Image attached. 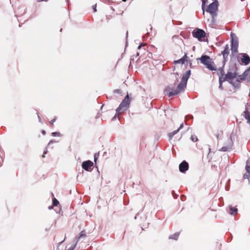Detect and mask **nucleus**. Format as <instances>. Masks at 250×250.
<instances>
[{
	"label": "nucleus",
	"mask_w": 250,
	"mask_h": 250,
	"mask_svg": "<svg viewBox=\"0 0 250 250\" xmlns=\"http://www.w3.org/2000/svg\"><path fill=\"white\" fill-rule=\"evenodd\" d=\"M223 132L222 131H217V132L216 133V136L217 138V139L219 138V137H221L222 135Z\"/></svg>",
	"instance_id": "obj_22"
},
{
	"label": "nucleus",
	"mask_w": 250,
	"mask_h": 250,
	"mask_svg": "<svg viewBox=\"0 0 250 250\" xmlns=\"http://www.w3.org/2000/svg\"><path fill=\"white\" fill-rule=\"evenodd\" d=\"M224 60H226L229 55V46L228 44L225 46L224 50L222 52Z\"/></svg>",
	"instance_id": "obj_13"
},
{
	"label": "nucleus",
	"mask_w": 250,
	"mask_h": 250,
	"mask_svg": "<svg viewBox=\"0 0 250 250\" xmlns=\"http://www.w3.org/2000/svg\"><path fill=\"white\" fill-rule=\"evenodd\" d=\"M179 233H176L174 234L173 235H171V236H170L169 238L174 239V240H177L178 238L179 237Z\"/></svg>",
	"instance_id": "obj_18"
},
{
	"label": "nucleus",
	"mask_w": 250,
	"mask_h": 250,
	"mask_svg": "<svg viewBox=\"0 0 250 250\" xmlns=\"http://www.w3.org/2000/svg\"><path fill=\"white\" fill-rule=\"evenodd\" d=\"M56 134H57V133H56V132H53V133H52V135H53V136H55Z\"/></svg>",
	"instance_id": "obj_33"
},
{
	"label": "nucleus",
	"mask_w": 250,
	"mask_h": 250,
	"mask_svg": "<svg viewBox=\"0 0 250 250\" xmlns=\"http://www.w3.org/2000/svg\"><path fill=\"white\" fill-rule=\"evenodd\" d=\"M230 210L231 211L230 212L231 214H235L237 213L238 211L237 208L235 207H230Z\"/></svg>",
	"instance_id": "obj_17"
},
{
	"label": "nucleus",
	"mask_w": 250,
	"mask_h": 250,
	"mask_svg": "<svg viewBox=\"0 0 250 250\" xmlns=\"http://www.w3.org/2000/svg\"><path fill=\"white\" fill-rule=\"evenodd\" d=\"M49 208V209H52V208H53V206H52L49 207V208Z\"/></svg>",
	"instance_id": "obj_34"
},
{
	"label": "nucleus",
	"mask_w": 250,
	"mask_h": 250,
	"mask_svg": "<svg viewBox=\"0 0 250 250\" xmlns=\"http://www.w3.org/2000/svg\"><path fill=\"white\" fill-rule=\"evenodd\" d=\"M190 139L193 142H195L198 140V138L195 135H191Z\"/></svg>",
	"instance_id": "obj_21"
},
{
	"label": "nucleus",
	"mask_w": 250,
	"mask_h": 250,
	"mask_svg": "<svg viewBox=\"0 0 250 250\" xmlns=\"http://www.w3.org/2000/svg\"><path fill=\"white\" fill-rule=\"evenodd\" d=\"M59 204V201L57 200V199H56L55 198H54L53 199V203H52V205L53 206H57L58 205V204Z\"/></svg>",
	"instance_id": "obj_19"
},
{
	"label": "nucleus",
	"mask_w": 250,
	"mask_h": 250,
	"mask_svg": "<svg viewBox=\"0 0 250 250\" xmlns=\"http://www.w3.org/2000/svg\"><path fill=\"white\" fill-rule=\"evenodd\" d=\"M228 148H229L227 146H224L221 148V150L223 151H226L228 150Z\"/></svg>",
	"instance_id": "obj_25"
},
{
	"label": "nucleus",
	"mask_w": 250,
	"mask_h": 250,
	"mask_svg": "<svg viewBox=\"0 0 250 250\" xmlns=\"http://www.w3.org/2000/svg\"><path fill=\"white\" fill-rule=\"evenodd\" d=\"M93 166V163L91 161H84L82 163V167L85 170L89 171L91 167Z\"/></svg>",
	"instance_id": "obj_7"
},
{
	"label": "nucleus",
	"mask_w": 250,
	"mask_h": 250,
	"mask_svg": "<svg viewBox=\"0 0 250 250\" xmlns=\"http://www.w3.org/2000/svg\"><path fill=\"white\" fill-rule=\"evenodd\" d=\"M192 34L193 36L199 40H201L202 38H204L206 36L205 32L203 30L200 29L194 30L192 32Z\"/></svg>",
	"instance_id": "obj_5"
},
{
	"label": "nucleus",
	"mask_w": 250,
	"mask_h": 250,
	"mask_svg": "<svg viewBox=\"0 0 250 250\" xmlns=\"http://www.w3.org/2000/svg\"><path fill=\"white\" fill-rule=\"evenodd\" d=\"M210 154V148H209V152H208V156H209Z\"/></svg>",
	"instance_id": "obj_32"
},
{
	"label": "nucleus",
	"mask_w": 250,
	"mask_h": 250,
	"mask_svg": "<svg viewBox=\"0 0 250 250\" xmlns=\"http://www.w3.org/2000/svg\"><path fill=\"white\" fill-rule=\"evenodd\" d=\"M236 73L231 72H228L227 74H226L225 76L224 77V82L227 81L231 83V80L236 78Z\"/></svg>",
	"instance_id": "obj_8"
},
{
	"label": "nucleus",
	"mask_w": 250,
	"mask_h": 250,
	"mask_svg": "<svg viewBox=\"0 0 250 250\" xmlns=\"http://www.w3.org/2000/svg\"><path fill=\"white\" fill-rule=\"evenodd\" d=\"M92 8H93V9L94 10V12H95L97 11L96 4H95V5H93Z\"/></svg>",
	"instance_id": "obj_28"
},
{
	"label": "nucleus",
	"mask_w": 250,
	"mask_h": 250,
	"mask_svg": "<svg viewBox=\"0 0 250 250\" xmlns=\"http://www.w3.org/2000/svg\"><path fill=\"white\" fill-rule=\"evenodd\" d=\"M217 75L219 77L220 87H222V83H223V82H224V80H225L224 77L226 75L224 70L222 68H219L217 71Z\"/></svg>",
	"instance_id": "obj_6"
},
{
	"label": "nucleus",
	"mask_w": 250,
	"mask_h": 250,
	"mask_svg": "<svg viewBox=\"0 0 250 250\" xmlns=\"http://www.w3.org/2000/svg\"><path fill=\"white\" fill-rule=\"evenodd\" d=\"M189 167L188 164L185 161H183L179 165V170L180 172L182 173L185 172L187 170H188Z\"/></svg>",
	"instance_id": "obj_9"
},
{
	"label": "nucleus",
	"mask_w": 250,
	"mask_h": 250,
	"mask_svg": "<svg viewBox=\"0 0 250 250\" xmlns=\"http://www.w3.org/2000/svg\"><path fill=\"white\" fill-rule=\"evenodd\" d=\"M42 133L43 135H45L46 134V132L45 130H43L42 131Z\"/></svg>",
	"instance_id": "obj_30"
},
{
	"label": "nucleus",
	"mask_w": 250,
	"mask_h": 250,
	"mask_svg": "<svg viewBox=\"0 0 250 250\" xmlns=\"http://www.w3.org/2000/svg\"><path fill=\"white\" fill-rule=\"evenodd\" d=\"M246 173L244 174V179H249L250 177V166L246 165Z\"/></svg>",
	"instance_id": "obj_15"
},
{
	"label": "nucleus",
	"mask_w": 250,
	"mask_h": 250,
	"mask_svg": "<svg viewBox=\"0 0 250 250\" xmlns=\"http://www.w3.org/2000/svg\"><path fill=\"white\" fill-rule=\"evenodd\" d=\"M99 155V153L98 154L96 153L94 155V161H95V163H96V161L98 158Z\"/></svg>",
	"instance_id": "obj_24"
},
{
	"label": "nucleus",
	"mask_w": 250,
	"mask_h": 250,
	"mask_svg": "<svg viewBox=\"0 0 250 250\" xmlns=\"http://www.w3.org/2000/svg\"><path fill=\"white\" fill-rule=\"evenodd\" d=\"M48 0H37L38 2H41V1H47Z\"/></svg>",
	"instance_id": "obj_31"
},
{
	"label": "nucleus",
	"mask_w": 250,
	"mask_h": 250,
	"mask_svg": "<svg viewBox=\"0 0 250 250\" xmlns=\"http://www.w3.org/2000/svg\"><path fill=\"white\" fill-rule=\"evenodd\" d=\"M218 5V1L217 0H214L208 6L206 9V11L213 16L216 15Z\"/></svg>",
	"instance_id": "obj_4"
},
{
	"label": "nucleus",
	"mask_w": 250,
	"mask_h": 250,
	"mask_svg": "<svg viewBox=\"0 0 250 250\" xmlns=\"http://www.w3.org/2000/svg\"><path fill=\"white\" fill-rule=\"evenodd\" d=\"M190 74L191 71L189 70L187 71L186 72L183 74L181 82L178 85L176 90H173L170 87L166 88V91L167 93V95L169 97L178 94L185 89L186 87L187 81L190 75Z\"/></svg>",
	"instance_id": "obj_1"
},
{
	"label": "nucleus",
	"mask_w": 250,
	"mask_h": 250,
	"mask_svg": "<svg viewBox=\"0 0 250 250\" xmlns=\"http://www.w3.org/2000/svg\"><path fill=\"white\" fill-rule=\"evenodd\" d=\"M74 250V248H71V249L70 248V249H68L67 250Z\"/></svg>",
	"instance_id": "obj_36"
},
{
	"label": "nucleus",
	"mask_w": 250,
	"mask_h": 250,
	"mask_svg": "<svg viewBox=\"0 0 250 250\" xmlns=\"http://www.w3.org/2000/svg\"><path fill=\"white\" fill-rule=\"evenodd\" d=\"M47 150H46V151H45L44 152L43 154H42V158H44V157H45V154L47 153Z\"/></svg>",
	"instance_id": "obj_29"
},
{
	"label": "nucleus",
	"mask_w": 250,
	"mask_h": 250,
	"mask_svg": "<svg viewBox=\"0 0 250 250\" xmlns=\"http://www.w3.org/2000/svg\"><path fill=\"white\" fill-rule=\"evenodd\" d=\"M123 13H124V11H121V13H120L119 14H120V15H122V14H123Z\"/></svg>",
	"instance_id": "obj_35"
},
{
	"label": "nucleus",
	"mask_w": 250,
	"mask_h": 250,
	"mask_svg": "<svg viewBox=\"0 0 250 250\" xmlns=\"http://www.w3.org/2000/svg\"><path fill=\"white\" fill-rule=\"evenodd\" d=\"M112 10H113V11H115V10L113 8H112Z\"/></svg>",
	"instance_id": "obj_40"
},
{
	"label": "nucleus",
	"mask_w": 250,
	"mask_h": 250,
	"mask_svg": "<svg viewBox=\"0 0 250 250\" xmlns=\"http://www.w3.org/2000/svg\"><path fill=\"white\" fill-rule=\"evenodd\" d=\"M231 51L232 53L235 54L238 52V42L237 41H234L232 39L231 40Z\"/></svg>",
	"instance_id": "obj_10"
},
{
	"label": "nucleus",
	"mask_w": 250,
	"mask_h": 250,
	"mask_svg": "<svg viewBox=\"0 0 250 250\" xmlns=\"http://www.w3.org/2000/svg\"><path fill=\"white\" fill-rule=\"evenodd\" d=\"M56 118L55 117V118H54L53 119H52V120L50 121V123L51 124V125H52V126H53V124H54V123L56 121Z\"/></svg>",
	"instance_id": "obj_26"
},
{
	"label": "nucleus",
	"mask_w": 250,
	"mask_h": 250,
	"mask_svg": "<svg viewBox=\"0 0 250 250\" xmlns=\"http://www.w3.org/2000/svg\"><path fill=\"white\" fill-rule=\"evenodd\" d=\"M183 126H184V124H183V123H182L181 124L180 127L177 130H175L173 131V132L169 133L168 134V136L169 139H171L172 138V137L174 136V135H175L176 134H177L179 131V130L183 127Z\"/></svg>",
	"instance_id": "obj_12"
},
{
	"label": "nucleus",
	"mask_w": 250,
	"mask_h": 250,
	"mask_svg": "<svg viewBox=\"0 0 250 250\" xmlns=\"http://www.w3.org/2000/svg\"><path fill=\"white\" fill-rule=\"evenodd\" d=\"M64 240H65V238H64V240H63L62 241L61 243H63V242L64 241Z\"/></svg>",
	"instance_id": "obj_38"
},
{
	"label": "nucleus",
	"mask_w": 250,
	"mask_h": 250,
	"mask_svg": "<svg viewBox=\"0 0 250 250\" xmlns=\"http://www.w3.org/2000/svg\"><path fill=\"white\" fill-rule=\"evenodd\" d=\"M205 3H206V1L205 0H203V2H202V9L203 10V14H204V13H205L204 8H205Z\"/></svg>",
	"instance_id": "obj_23"
},
{
	"label": "nucleus",
	"mask_w": 250,
	"mask_h": 250,
	"mask_svg": "<svg viewBox=\"0 0 250 250\" xmlns=\"http://www.w3.org/2000/svg\"><path fill=\"white\" fill-rule=\"evenodd\" d=\"M187 58V54H185L184 56L181 58L180 59H179L176 61H174V64H177V63H181V64H184L186 61V59Z\"/></svg>",
	"instance_id": "obj_14"
},
{
	"label": "nucleus",
	"mask_w": 250,
	"mask_h": 250,
	"mask_svg": "<svg viewBox=\"0 0 250 250\" xmlns=\"http://www.w3.org/2000/svg\"><path fill=\"white\" fill-rule=\"evenodd\" d=\"M248 74V73L247 74V75ZM246 73H244V75L241 77V79L242 80H245V79H246V77H246Z\"/></svg>",
	"instance_id": "obj_27"
},
{
	"label": "nucleus",
	"mask_w": 250,
	"mask_h": 250,
	"mask_svg": "<svg viewBox=\"0 0 250 250\" xmlns=\"http://www.w3.org/2000/svg\"><path fill=\"white\" fill-rule=\"evenodd\" d=\"M197 60H200L201 62L205 65L208 69L211 71H216L217 70L215 64L209 56L202 55L201 58L197 59Z\"/></svg>",
	"instance_id": "obj_2"
},
{
	"label": "nucleus",
	"mask_w": 250,
	"mask_h": 250,
	"mask_svg": "<svg viewBox=\"0 0 250 250\" xmlns=\"http://www.w3.org/2000/svg\"><path fill=\"white\" fill-rule=\"evenodd\" d=\"M85 236H86V234L85 233V231H84V230H83L81 232V233L79 237V239H80L81 238L85 237Z\"/></svg>",
	"instance_id": "obj_20"
},
{
	"label": "nucleus",
	"mask_w": 250,
	"mask_h": 250,
	"mask_svg": "<svg viewBox=\"0 0 250 250\" xmlns=\"http://www.w3.org/2000/svg\"><path fill=\"white\" fill-rule=\"evenodd\" d=\"M123 1L125 2L126 1V0H122Z\"/></svg>",
	"instance_id": "obj_39"
},
{
	"label": "nucleus",
	"mask_w": 250,
	"mask_h": 250,
	"mask_svg": "<svg viewBox=\"0 0 250 250\" xmlns=\"http://www.w3.org/2000/svg\"><path fill=\"white\" fill-rule=\"evenodd\" d=\"M241 62L245 65L248 64L250 62V58L249 56L246 54H244L242 55V58H241Z\"/></svg>",
	"instance_id": "obj_11"
},
{
	"label": "nucleus",
	"mask_w": 250,
	"mask_h": 250,
	"mask_svg": "<svg viewBox=\"0 0 250 250\" xmlns=\"http://www.w3.org/2000/svg\"><path fill=\"white\" fill-rule=\"evenodd\" d=\"M141 45L139 46H138V49H140V48H141Z\"/></svg>",
	"instance_id": "obj_37"
},
{
	"label": "nucleus",
	"mask_w": 250,
	"mask_h": 250,
	"mask_svg": "<svg viewBox=\"0 0 250 250\" xmlns=\"http://www.w3.org/2000/svg\"><path fill=\"white\" fill-rule=\"evenodd\" d=\"M130 104V100L128 95H127L123 100L119 106L117 108L116 112L119 113L121 111H125L127 110Z\"/></svg>",
	"instance_id": "obj_3"
},
{
	"label": "nucleus",
	"mask_w": 250,
	"mask_h": 250,
	"mask_svg": "<svg viewBox=\"0 0 250 250\" xmlns=\"http://www.w3.org/2000/svg\"><path fill=\"white\" fill-rule=\"evenodd\" d=\"M244 116L247 120L248 123L250 124V114L248 107L246 108L245 111L244 112Z\"/></svg>",
	"instance_id": "obj_16"
}]
</instances>
